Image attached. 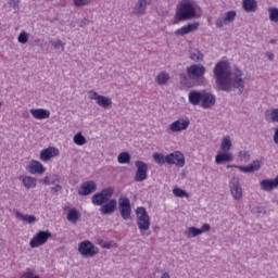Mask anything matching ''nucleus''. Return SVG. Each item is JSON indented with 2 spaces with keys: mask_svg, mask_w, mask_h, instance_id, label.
<instances>
[{
  "mask_svg": "<svg viewBox=\"0 0 278 278\" xmlns=\"http://www.w3.org/2000/svg\"><path fill=\"white\" fill-rule=\"evenodd\" d=\"M74 142L78 144V147H84V144H86V137H84L81 132H78L74 136Z\"/></svg>",
  "mask_w": 278,
  "mask_h": 278,
  "instance_id": "nucleus-36",
  "label": "nucleus"
},
{
  "mask_svg": "<svg viewBox=\"0 0 278 278\" xmlns=\"http://www.w3.org/2000/svg\"><path fill=\"white\" fill-rule=\"evenodd\" d=\"M161 278H170V275H168V273H164Z\"/></svg>",
  "mask_w": 278,
  "mask_h": 278,
  "instance_id": "nucleus-55",
  "label": "nucleus"
},
{
  "mask_svg": "<svg viewBox=\"0 0 278 278\" xmlns=\"http://www.w3.org/2000/svg\"><path fill=\"white\" fill-rule=\"evenodd\" d=\"M152 157H153V161L155 162V164H159V166H164V164H166V156H164L160 152H154L152 154Z\"/></svg>",
  "mask_w": 278,
  "mask_h": 278,
  "instance_id": "nucleus-32",
  "label": "nucleus"
},
{
  "mask_svg": "<svg viewBox=\"0 0 278 278\" xmlns=\"http://www.w3.org/2000/svg\"><path fill=\"white\" fill-rule=\"evenodd\" d=\"M235 168H238V170H240L241 173H253V170L251 169V165H247V166L238 165V166H235Z\"/></svg>",
  "mask_w": 278,
  "mask_h": 278,
  "instance_id": "nucleus-45",
  "label": "nucleus"
},
{
  "mask_svg": "<svg viewBox=\"0 0 278 278\" xmlns=\"http://www.w3.org/2000/svg\"><path fill=\"white\" fill-rule=\"evenodd\" d=\"M214 79L216 86L226 92H229L231 88L239 90V94L244 92V73L242 70L235 67L231 72V66L227 61H219L213 68Z\"/></svg>",
  "mask_w": 278,
  "mask_h": 278,
  "instance_id": "nucleus-1",
  "label": "nucleus"
},
{
  "mask_svg": "<svg viewBox=\"0 0 278 278\" xmlns=\"http://www.w3.org/2000/svg\"><path fill=\"white\" fill-rule=\"evenodd\" d=\"M173 194H175L176 197H178L179 199H190V194L188 192H186V190L181 189V188H174L173 189Z\"/></svg>",
  "mask_w": 278,
  "mask_h": 278,
  "instance_id": "nucleus-34",
  "label": "nucleus"
},
{
  "mask_svg": "<svg viewBox=\"0 0 278 278\" xmlns=\"http://www.w3.org/2000/svg\"><path fill=\"white\" fill-rule=\"evenodd\" d=\"M92 192H97V182L92 180L83 182L78 190L80 197H88V194H92Z\"/></svg>",
  "mask_w": 278,
  "mask_h": 278,
  "instance_id": "nucleus-15",
  "label": "nucleus"
},
{
  "mask_svg": "<svg viewBox=\"0 0 278 278\" xmlns=\"http://www.w3.org/2000/svg\"><path fill=\"white\" fill-rule=\"evenodd\" d=\"M266 119L270 123H278V109H271L270 114L266 113Z\"/></svg>",
  "mask_w": 278,
  "mask_h": 278,
  "instance_id": "nucleus-35",
  "label": "nucleus"
},
{
  "mask_svg": "<svg viewBox=\"0 0 278 278\" xmlns=\"http://www.w3.org/2000/svg\"><path fill=\"white\" fill-rule=\"evenodd\" d=\"M201 7L194 0H181L176 7V21H192L201 16Z\"/></svg>",
  "mask_w": 278,
  "mask_h": 278,
  "instance_id": "nucleus-3",
  "label": "nucleus"
},
{
  "mask_svg": "<svg viewBox=\"0 0 278 278\" xmlns=\"http://www.w3.org/2000/svg\"><path fill=\"white\" fill-rule=\"evenodd\" d=\"M118 210L122 218L124 220H129V218H131V200L127 197H119Z\"/></svg>",
  "mask_w": 278,
  "mask_h": 278,
  "instance_id": "nucleus-8",
  "label": "nucleus"
},
{
  "mask_svg": "<svg viewBox=\"0 0 278 278\" xmlns=\"http://www.w3.org/2000/svg\"><path fill=\"white\" fill-rule=\"evenodd\" d=\"M30 114L36 121H45L51 118V111L47 109H31Z\"/></svg>",
  "mask_w": 278,
  "mask_h": 278,
  "instance_id": "nucleus-20",
  "label": "nucleus"
},
{
  "mask_svg": "<svg viewBox=\"0 0 278 278\" xmlns=\"http://www.w3.org/2000/svg\"><path fill=\"white\" fill-rule=\"evenodd\" d=\"M189 103L191 105H199L203 100V91H190L188 94Z\"/></svg>",
  "mask_w": 278,
  "mask_h": 278,
  "instance_id": "nucleus-21",
  "label": "nucleus"
},
{
  "mask_svg": "<svg viewBox=\"0 0 278 278\" xmlns=\"http://www.w3.org/2000/svg\"><path fill=\"white\" fill-rule=\"evenodd\" d=\"M52 192H60L62 191V186L61 185H55L54 187L51 188Z\"/></svg>",
  "mask_w": 278,
  "mask_h": 278,
  "instance_id": "nucleus-51",
  "label": "nucleus"
},
{
  "mask_svg": "<svg viewBox=\"0 0 278 278\" xmlns=\"http://www.w3.org/2000/svg\"><path fill=\"white\" fill-rule=\"evenodd\" d=\"M16 218L23 220V223H28V225H34V223H38V218L35 215H24L21 212L15 213Z\"/></svg>",
  "mask_w": 278,
  "mask_h": 278,
  "instance_id": "nucleus-24",
  "label": "nucleus"
},
{
  "mask_svg": "<svg viewBox=\"0 0 278 278\" xmlns=\"http://www.w3.org/2000/svg\"><path fill=\"white\" fill-rule=\"evenodd\" d=\"M274 142L275 144H278V127L274 129Z\"/></svg>",
  "mask_w": 278,
  "mask_h": 278,
  "instance_id": "nucleus-50",
  "label": "nucleus"
},
{
  "mask_svg": "<svg viewBox=\"0 0 278 278\" xmlns=\"http://www.w3.org/2000/svg\"><path fill=\"white\" fill-rule=\"evenodd\" d=\"M197 29H199V22H193L178 28L175 34L176 36H186L191 31H197Z\"/></svg>",
  "mask_w": 278,
  "mask_h": 278,
  "instance_id": "nucleus-19",
  "label": "nucleus"
},
{
  "mask_svg": "<svg viewBox=\"0 0 278 278\" xmlns=\"http://www.w3.org/2000/svg\"><path fill=\"white\" fill-rule=\"evenodd\" d=\"M185 236H187V238H197V236H201V230L197 227H188L185 230Z\"/></svg>",
  "mask_w": 278,
  "mask_h": 278,
  "instance_id": "nucleus-30",
  "label": "nucleus"
},
{
  "mask_svg": "<svg viewBox=\"0 0 278 278\" xmlns=\"http://www.w3.org/2000/svg\"><path fill=\"white\" fill-rule=\"evenodd\" d=\"M190 60H192V62H203V53L199 50H193L191 53H190Z\"/></svg>",
  "mask_w": 278,
  "mask_h": 278,
  "instance_id": "nucleus-33",
  "label": "nucleus"
},
{
  "mask_svg": "<svg viewBox=\"0 0 278 278\" xmlns=\"http://www.w3.org/2000/svg\"><path fill=\"white\" fill-rule=\"evenodd\" d=\"M275 42H276L275 39H271V40H270V43H271V45H275Z\"/></svg>",
  "mask_w": 278,
  "mask_h": 278,
  "instance_id": "nucleus-57",
  "label": "nucleus"
},
{
  "mask_svg": "<svg viewBox=\"0 0 278 278\" xmlns=\"http://www.w3.org/2000/svg\"><path fill=\"white\" fill-rule=\"evenodd\" d=\"M2 103L0 102V108H1Z\"/></svg>",
  "mask_w": 278,
  "mask_h": 278,
  "instance_id": "nucleus-58",
  "label": "nucleus"
},
{
  "mask_svg": "<svg viewBox=\"0 0 278 278\" xmlns=\"http://www.w3.org/2000/svg\"><path fill=\"white\" fill-rule=\"evenodd\" d=\"M216 105V97L207 91H202V103L201 106L204 110H210V108H214Z\"/></svg>",
  "mask_w": 278,
  "mask_h": 278,
  "instance_id": "nucleus-16",
  "label": "nucleus"
},
{
  "mask_svg": "<svg viewBox=\"0 0 278 278\" xmlns=\"http://www.w3.org/2000/svg\"><path fill=\"white\" fill-rule=\"evenodd\" d=\"M210 229H212V226H210V224H204V225L200 228V231H201V233H207V231H210Z\"/></svg>",
  "mask_w": 278,
  "mask_h": 278,
  "instance_id": "nucleus-48",
  "label": "nucleus"
},
{
  "mask_svg": "<svg viewBox=\"0 0 278 278\" xmlns=\"http://www.w3.org/2000/svg\"><path fill=\"white\" fill-rule=\"evenodd\" d=\"M149 5H151L150 0H138L132 8V14L135 16H144V14H147V8H149Z\"/></svg>",
  "mask_w": 278,
  "mask_h": 278,
  "instance_id": "nucleus-14",
  "label": "nucleus"
},
{
  "mask_svg": "<svg viewBox=\"0 0 278 278\" xmlns=\"http://www.w3.org/2000/svg\"><path fill=\"white\" fill-rule=\"evenodd\" d=\"M23 118H29V113L26 111L22 113Z\"/></svg>",
  "mask_w": 278,
  "mask_h": 278,
  "instance_id": "nucleus-54",
  "label": "nucleus"
},
{
  "mask_svg": "<svg viewBox=\"0 0 278 278\" xmlns=\"http://www.w3.org/2000/svg\"><path fill=\"white\" fill-rule=\"evenodd\" d=\"M49 238H51V232H49V230L38 231L29 242L30 249H38V247H42L43 244H47V242L49 241Z\"/></svg>",
  "mask_w": 278,
  "mask_h": 278,
  "instance_id": "nucleus-9",
  "label": "nucleus"
},
{
  "mask_svg": "<svg viewBox=\"0 0 278 278\" xmlns=\"http://www.w3.org/2000/svg\"><path fill=\"white\" fill-rule=\"evenodd\" d=\"M78 252L84 257H94L99 253V248L92 241L85 240L78 244Z\"/></svg>",
  "mask_w": 278,
  "mask_h": 278,
  "instance_id": "nucleus-6",
  "label": "nucleus"
},
{
  "mask_svg": "<svg viewBox=\"0 0 278 278\" xmlns=\"http://www.w3.org/2000/svg\"><path fill=\"white\" fill-rule=\"evenodd\" d=\"M28 41H29V34L26 31H22L17 37V42H20V45H27Z\"/></svg>",
  "mask_w": 278,
  "mask_h": 278,
  "instance_id": "nucleus-38",
  "label": "nucleus"
},
{
  "mask_svg": "<svg viewBox=\"0 0 278 278\" xmlns=\"http://www.w3.org/2000/svg\"><path fill=\"white\" fill-rule=\"evenodd\" d=\"M137 225L141 231H149L151 229V217L143 206L136 208Z\"/></svg>",
  "mask_w": 278,
  "mask_h": 278,
  "instance_id": "nucleus-4",
  "label": "nucleus"
},
{
  "mask_svg": "<svg viewBox=\"0 0 278 278\" xmlns=\"http://www.w3.org/2000/svg\"><path fill=\"white\" fill-rule=\"evenodd\" d=\"M51 45L54 49H61V51H64V43L62 42V40L51 41Z\"/></svg>",
  "mask_w": 278,
  "mask_h": 278,
  "instance_id": "nucleus-44",
  "label": "nucleus"
},
{
  "mask_svg": "<svg viewBox=\"0 0 278 278\" xmlns=\"http://www.w3.org/2000/svg\"><path fill=\"white\" fill-rule=\"evenodd\" d=\"M22 184L26 190H31L36 188L38 180L35 177L31 176H24L22 177Z\"/></svg>",
  "mask_w": 278,
  "mask_h": 278,
  "instance_id": "nucleus-22",
  "label": "nucleus"
},
{
  "mask_svg": "<svg viewBox=\"0 0 278 278\" xmlns=\"http://www.w3.org/2000/svg\"><path fill=\"white\" fill-rule=\"evenodd\" d=\"M262 166V162L260 160H255L250 164V168L252 170V173H255V170H257L258 168H261Z\"/></svg>",
  "mask_w": 278,
  "mask_h": 278,
  "instance_id": "nucleus-42",
  "label": "nucleus"
},
{
  "mask_svg": "<svg viewBox=\"0 0 278 278\" xmlns=\"http://www.w3.org/2000/svg\"><path fill=\"white\" fill-rule=\"evenodd\" d=\"M58 155H60V150L54 147H49L40 152V160L41 162H49V160L58 157Z\"/></svg>",
  "mask_w": 278,
  "mask_h": 278,
  "instance_id": "nucleus-17",
  "label": "nucleus"
},
{
  "mask_svg": "<svg viewBox=\"0 0 278 278\" xmlns=\"http://www.w3.org/2000/svg\"><path fill=\"white\" fill-rule=\"evenodd\" d=\"M229 190H230V194L235 201H242L244 191L242 190V185H240V178L232 177L229 180Z\"/></svg>",
  "mask_w": 278,
  "mask_h": 278,
  "instance_id": "nucleus-7",
  "label": "nucleus"
},
{
  "mask_svg": "<svg viewBox=\"0 0 278 278\" xmlns=\"http://www.w3.org/2000/svg\"><path fill=\"white\" fill-rule=\"evenodd\" d=\"M242 8L244 12H255L257 10L256 0H242Z\"/></svg>",
  "mask_w": 278,
  "mask_h": 278,
  "instance_id": "nucleus-25",
  "label": "nucleus"
},
{
  "mask_svg": "<svg viewBox=\"0 0 278 278\" xmlns=\"http://www.w3.org/2000/svg\"><path fill=\"white\" fill-rule=\"evenodd\" d=\"M113 195L114 188L108 187L102 189L101 192L93 194L91 198V203L100 206V213L103 216H110L116 212V207L118 206L116 199H112Z\"/></svg>",
  "mask_w": 278,
  "mask_h": 278,
  "instance_id": "nucleus-2",
  "label": "nucleus"
},
{
  "mask_svg": "<svg viewBox=\"0 0 278 278\" xmlns=\"http://www.w3.org/2000/svg\"><path fill=\"white\" fill-rule=\"evenodd\" d=\"M238 13H236V11H228L225 14V21L226 23H232V21H236V16Z\"/></svg>",
  "mask_w": 278,
  "mask_h": 278,
  "instance_id": "nucleus-39",
  "label": "nucleus"
},
{
  "mask_svg": "<svg viewBox=\"0 0 278 278\" xmlns=\"http://www.w3.org/2000/svg\"><path fill=\"white\" fill-rule=\"evenodd\" d=\"M90 22L88 20H81L80 21V27H86Z\"/></svg>",
  "mask_w": 278,
  "mask_h": 278,
  "instance_id": "nucleus-53",
  "label": "nucleus"
},
{
  "mask_svg": "<svg viewBox=\"0 0 278 278\" xmlns=\"http://www.w3.org/2000/svg\"><path fill=\"white\" fill-rule=\"evenodd\" d=\"M135 166L137 168L135 181H147V178L149 177V165L142 161H136Z\"/></svg>",
  "mask_w": 278,
  "mask_h": 278,
  "instance_id": "nucleus-11",
  "label": "nucleus"
},
{
  "mask_svg": "<svg viewBox=\"0 0 278 278\" xmlns=\"http://www.w3.org/2000/svg\"><path fill=\"white\" fill-rule=\"evenodd\" d=\"M42 184H45V186H51L52 184H55V179H53V176H46L42 179Z\"/></svg>",
  "mask_w": 278,
  "mask_h": 278,
  "instance_id": "nucleus-47",
  "label": "nucleus"
},
{
  "mask_svg": "<svg viewBox=\"0 0 278 278\" xmlns=\"http://www.w3.org/2000/svg\"><path fill=\"white\" fill-rule=\"evenodd\" d=\"M169 79L170 75H168L166 72L159 73L155 77V81L159 86H166Z\"/></svg>",
  "mask_w": 278,
  "mask_h": 278,
  "instance_id": "nucleus-26",
  "label": "nucleus"
},
{
  "mask_svg": "<svg viewBox=\"0 0 278 278\" xmlns=\"http://www.w3.org/2000/svg\"><path fill=\"white\" fill-rule=\"evenodd\" d=\"M268 13H269V20L273 23H278V9L277 8H269Z\"/></svg>",
  "mask_w": 278,
  "mask_h": 278,
  "instance_id": "nucleus-37",
  "label": "nucleus"
},
{
  "mask_svg": "<svg viewBox=\"0 0 278 278\" xmlns=\"http://www.w3.org/2000/svg\"><path fill=\"white\" fill-rule=\"evenodd\" d=\"M166 164L178 166V168H184L186 166V156L181 151H175L166 155Z\"/></svg>",
  "mask_w": 278,
  "mask_h": 278,
  "instance_id": "nucleus-10",
  "label": "nucleus"
},
{
  "mask_svg": "<svg viewBox=\"0 0 278 278\" xmlns=\"http://www.w3.org/2000/svg\"><path fill=\"white\" fill-rule=\"evenodd\" d=\"M233 160V154L230 152H219L215 156V162L217 164H224V162H231Z\"/></svg>",
  "mask_w": 278,
  "mask_h": 278,
  "instance_id": "nucleus-23",
  "label": "nucleus"
},
{
  "mask_svg": "<svg viewBox=\"0 0 278 278\" xmlns=\"http://www.w3.org/2000/svg\"><path fill=\"white\" fill-rule=\"evenodd\" d=\"M100 97L101 96H99V93L94 90L88 91V98L91 99L92 101H98Z\"/></svg>",
  "mask_w": 278,
  "mask_h": 278,
  "instance_id": "nucleus-46",
  "label": "nucleus"
},
{
  "mask_svg": "<svg viewBox=\"0 0 278 278\" xmlns=\"http://www.w3.org/2000/svg\"><path fill=\"white\" fill-rule=\"evenodd\" d=\"M226 23H227V20H225V17H218L215 21V25H216L217 29H223V27H225Z\"/></svg>",
  "mask_w": 278,
  "mask_h": 278,
  "instance_id": "nucleus-41",
  "label": "nucleus"
},
{
  "mask_svg": "<svg viewBox=\"0 0 278 278\" xmlns=\"http://www.w3.org/2000/svg\"><path fill=\"white\" fill-rule=\"evenodd\" d=\"M262 212H264V208L262 206L252 208L253 214H262Z\"/></svg>",
  "mask_w": 278,
  "mask_h": 278,
  "instance_id": "nucleus-49",
  "label": "nucleus"
},
{
  "mask_svg": "<svg viewBox=\"0 0 278 278\" xmlns=\"http://www.w3.org/2000/svg\"><path fill=\"white\" fill-rule=\"evenodd\" d=\"M26 170L29 172L30 175H45L47 167H45V165L39 161L31 160L26 166Z\"/></svg>",
  "mask_w": 278,
  "mask_h": 278,
  "instance_id": "nucleus-13",
  "label": "nucleus"
},
{
  "mask_svg": "<svg viewBox=\"0 0 278 278\" xmlns=\"http://www.w3.org/2000/svg\"><path fill=\"white\" fill-rule=\"evenodd\" d=\"M81 214H79V212L77 211V208L73 207L67 212V220L68 223H72L73 225H75V223H77V220H79Z\"/></svg>",
  "mask_w": 278,
  "mask_h": 278,
  "instance_id": "nucleus-27",
  "label": "nucleus"
},
{
  "mask_svg": "<svg viewBox=\"0 0 278 278\" xmlns=\"http://www.w3.org/2000/svg\"><path fill=\"white\" fill-rule=\"evenodd\" d=\"M118 164H129L131 162V155L128 152H122L117 156Z\"/></svg>",
  "mask_w": 278,
  "mask_h": 278,
  "instance_id": "nucleus-31",
  "label": "nucleus"
},
{
  "mask_svg": "<svg viewBox=\"0 0 278 278\" xmlns=\"http://www.w3.org/2000/svg\"><path fill=\"white\" fill-rule=\"evenodd\" d=\"M240 162H249L251 160V154L247 151L239 152Z\"/></svg>",
  "mask_w": 278,
  "mask_h": 278,
  "instance_id": "nucleus-40",
  "label": "nucleus"
},
{
  "mask_svg": "<svg viewBox=\"0 0 278 278\" xmlns=\"http://www.w3.org/2000/svg\"><path fill=\"white\" fill-rule=\"evenodd\" d=\"M97 104L100 108H104V109L112 108V99L105 96H100L97 100Z\"/></svg>",
  "mask_w": 278,
  "mask_h": 278,
  "instance_id": "nucleus-29",
  "label": "nucleus"
},
{
  "mask_svg": "<svg viewBox=\"0 0 278 278\" xmlns=\"http://www.w3.org/2000/svg\"><path fill=\"white\" fill-rule=\"evenodd\" d=\"M76 8H84V5H90V0H74Z\"/></svg>",
  "mask_w": 278,
  "mask_h": 278,
  "instance_id": "nucleus-43",
  "label": "nucleus"
},
{
  "mask_svg": "<svg viewBox=\"0 0 278 278\" xmlns=\"http://www.w3.org/2000/svg\"><path fill=\"white\" fill-rule=\"evenodd\" d=\"M260 186L261 190H264V192H273V190L278 188V175L274 179H263Z\"/></svg>",
  "mask_w": 278,
  "mask_h": 278,
  "instance_id": "nucleus-18",
  "label": "nucleus"
},
{
  "mask_svg": "<svg viewBox=\"0 0 278 278\" xmlns=\"http://www.w3.org/2000/svg\"><path fill=\"white\" fill-rule=\"evenodd\" d=\"M186 73L191 81H201L205 77L206 68L203 64H192L187 67Z\"/></svg>",
  "mask_w": 278,
  "mask_h": 278,
  "instance_id": "nucleus-5",
  "label": "nucleus"
},
{
  "mask_svg": "<svg viewBox=\"0 0 278 278\" xmlns=\"http://www.w3.org/2000/svg\"><path fill=\"white\" fill-rule=\"evenodd\" d=\"M266 58L269 60V62H273V60H275V54H273V52H267Z\"/></svg>",
  "mask_w": 278,
  "mask_h": 278,
  "instance_id": "nucleus-52",
  "label": "nucleus"
},
{
  "mask_svg": "<svg viewBox=\"0 0 278 278\" xmlns=\"http://www.w3.org/2000/svg\"><path fill=\"white\" fill-rule=\"evenodd\" d=\"M238 165H227V168H236Z\"/></svg>",
  "mask_w": 278,
  "mask_h": 278,
  "instance_id": "nucleus-56",
  "label": "nucleus"
},
{
  "mask_svg": "<svg viewBox=\"0 0 278 278\" xmlns=\"http://www.w3.org/2000/svg\"><path fill=\"white\" fill-rule=\"evenodd\" d=\"M231 137L226 136L222 139V143H220V151L223 153H227L229 151H231Z\"/></svg>",
  "mask_w": 278,
  "mask_h": 278,
  "instance_id": "nucleus-28",
  "label": "nucleus"
},
{
  "mask_svg": "<svg viewBox=\"0 0 278 278\" xmlns=\"http://www.w3.org/2000/svg\"><path fill=\"white\" fill-rule=\"evenodd\" d=\"M190 127V119L189 118H178L169 124L168 129L172 134H179L181 131H186Z\"/></svg>",
  "mask_w": 278,
  "mask_h": 278,
  "instance_id": "nucleus-12",
  "label": "nucleus"
}]
</instances>
